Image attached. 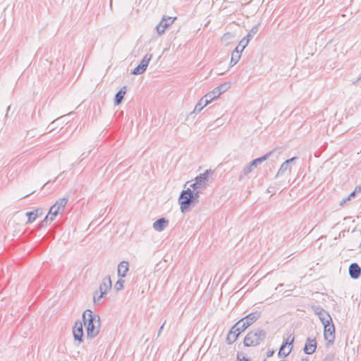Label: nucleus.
I'll use <instances>...</instances> for the list:
<instances>
[{"mask_svg":"<svg viewBox=\"0 0 361 361\" xmlns=\"http://www.w3.org/2000/svg\"><path fill=\"white\" fill-rule=\"evenodd\" d=\"M82 322L86 326L87 338H94L99 333L101 328L100 317L94 314L90 310H86L82 314Z\"/></svg>","mask_w":361,"mask_h":361,"instance_id":"f257e3e1","label":"nucleus"},{"mask_svg":"<svg viewBox=\"0 0 361 361\" xmlns=\"http://www.w3.org/2000/svg\"><path fill=\"white\" fill-rule=\"evenodd\" d=\"M267 336V333L261 329H255L249 332L244 338V345L247 347L257 346L263 342Z\"/></svg>","mask_w":361,"mask_h":361,"instance_id":"f03ea898","label":"nucleus"},{"mask_svg":"<svg viewBox=\"0 0 361 361\" xmlns=\"http://www.w3.org/2000/svg\"><path fill=\"white\" fill-rule=\"evenodd\" d=\"M111 288V281L110 276L105 277L99 285V294L98 291L94 293V302L100 304L104 302L103 298L106 295L107 290Z\"/></svg>","mask_w":361,"mask_h":361,"instance_id":"7ed1b4c3","label":"nucleus"},{"mask_svg":"<svg viewBox=\"0 0 361 361\" xmlns=\"http://www.w3.org/2000/svg\"><path fill=\"white\" fill-rule=\"evenodd\" d=\"M178 203L180 204V211L183 213L188 211L192 204H195L190 195V188L180 192L178 198Z\"/></svg>","mask_w":361,"mask_h":361,"instance_id":"20e7f679","label":"nucleus"},{"mask_svg":"<svg viewBox=\"0 0 361 361\" xmlns=\"http://www.w3.org/2000/svg\"><path fill=\"white\" fill-rule=\"evenodd\" d=\"M212 173V171L211 169L205 171L204 173H200L195 178V182L190 185V188L194 189V190H204L207 184H208V178L209 176Z\"/></svg>","mask_w":361,"mask_h":361,"instance_id":"39448f33","label":"nucleus"},{"mask_svg":"<svg viewBox=\"0 0 361 361\" xmlns=\"http://www.w3.org/2000/svg\"><path fill=\"white\" fill-rule=\"evenodd\" d=\"M324 325V336L326 341V346L333 345L335 340V326L331 321V322L326 323Z\"/></svg>","mask_w":361,"mask_h":361,"instance_id":"423d86ee","label":"nucleus"},{"mask_svg":"<svg viewBox=\"0 0 361 361\" xmlns=\"http://www.w3.org/2000/svg\"><path fill=\"white\" fill-rule=\"evenodd\" d=\"M152 57V54H147L143 57V59H142L140 64L131 71V74L140 75V74L143 73L145 71V70L147 69L149 62L150 61Z\"/></svg>","mask_w":361,"mask_h":361,"instance_id":"0eeeda50","label":"nucleus"},{"mask_svg":"<svg viewBox=\"0 0 361 361\" xmlns=\"http://www.w3.org/2000/svg\"><path fill=\"white\" fill-rule=\"evenodd\" d=\"M73 334L74 339L79 341H82L83 338V324L80 321H76L73 327Z\"/></svg>","mask_w":361,"mask_h":361,"instance_id":"6e6552de","label":"nucleus"},{"mask_svg":"<svg viewBox=\"0 0 361 361\" xmlns=\"http://www.w3.org/2000/svg\"><path fill=\"white\" fill-rule=\"evenodd\" d=\"M317 348V341L315 338L308 337L306 340L303 350L307 355L313 354Z\"/></svg>","mask_w":361,"mask_h":361,"instance_id":"1a4fd4ad","label":"nucleus"},{"mask_svg":"<svg viewBox=\"0 0 361 361\" xmlns=\"http://www.w3.org/2000/svg\"><path fill=\"white\" fill-rule=\"evenodd\" d=\"M71 114V113L69 114H67V115L60 116L59 118H58L56 120H54V121H52L48 126L47 128L49 129V131L51 132L55 128H58L59 126H62L65 123H67L68 122V118L70 116Z\"/></svg>","mask_w":361,"mask_h":361,"instance_id":"9d476101","label":"nucleus"},{"mask_svg":"<svg viewBox=\"0 0 361 361\" xmlns=\"http://www.w3.org/2000/svg\"><path fill=\"white\" fill-rule=\"evenodd\" d=\"M62 212L59 207H56V205H52L49 209L48 214L45 216L44 219L41 222V226H43L44 223H47L48 221H52L54 218L58 215L59 213Z\"/></svg>","mask_w":361,"mask_h":361,"instance_id":"9b49d317","label":"nucleus"},{"mask_svg":"<svg viewBox=\"0 0 361 361\" xmlns=\"http://www.w3.org/2000/svg\"><path fill=\"white\" fill-rule=\"evenodd\" d=\"M297 159L298 158L296 157H292V158L285 161L281 165V167H280L279 170L278 171L276 176H281V175L284 174L287 171H290V169H291L290 165L292 164H294Z\"/></svg>","mask_w":361,"mask_h":361,"instance_id":"f8f14e48","label":"nucleus"},{"mask_svg":"<svg viewBox=\"0 0 361 361\" xmlns=\"http://www.w3.org/2000/svg\"><path fill=\"white\" fill-rule=\"evenodd\" d=\"M260 316H261V312L255 311V312L250 313L245 317L242 318L246 324L244 329H247L250 325H252L253 323H255L260 317Z\"/></svg>","mask_w":361,"mask_h":361,"instance_id":"ddd939ff","label":"nucleus"},{"mask_svg":"<svg viewBox=\"0 0 361 361\" xmlns=\"http://www.w3.org/2000/svg\"><path fill=\"white\" fill-rule=\"evenodd\" d=\"M169 223V220L166 218H160L154 222L153 228L157 231L161 232L168 226Z\"/></svg>","mask_w":361,"mask_h":361,"instance_id":"4468645a","label":"nucleus"},{"mask_svg":"<svg viewBox=\"0 0 361 361\" xmlns=\"http://www.w3.org/2000/svg\"><path fill=\"white\" fill-rule=\"evenodd\" d=\"M348 271L350 276L353 279H358L361 275V268L357 263H352Z\"/></svg>","mask_w":361,"mask_h":361,"instance_id":"2eb2a0df","label":"nucleus"},{"mask_svg":"<svg viewBox=\"0 0 361 361\" xmlns=\"http://www.w3.org/2000/svg\"><path fill=\"white\" fill-rule=\"evenodd\" d=\"M240 333L239 332V330H238L236 328H235L234 325L232 326L231 330L229 331V333L227 335L226 337V341L228 344H232L234 343L236 339L238 338L239 334Z\"/></svg>","mask_w":361,"mask_h":361,"instance_id":"dca6fc26","label":"nucleus"},{"mask_svg":"<svg viewBox=\"0 0 361 361\" xmlns=\"http://www.w3.org/2000/svg\"><path fill=\"white\" fill-rule=\"evenodd\" d=\"M231 87L230 82H224L221 84L219 86L214 88L212 91L214 94V96H216V98L219 97L221 94L226 92Z\"/></svg>","mask_w":361,"mask_h":361,"instance_id":"f3484780","label":"nucleus"},{"mask_svg":"<svg viewBox=\"0 0 361 361\" xmlns=\"http://www.w3.org/2000/svg\"><path fill=\"white\" fill-rule=\"evenodd\" d=\"M129 270V264L126 261H122L118 265V275L120 277H125Z\"/></svg>","mask_w":361,"mask_h":361,"instance_id":"a211bd4d","label":"nucleus"},{"mask_svg":"<svg viewBox=\"0 0 361 361\" xmlns=\"http://www.w3.org/2000/svg\"><path fill=\"white\" fill-rule=\"evenodd\" d=\"M126 93V86H123L121 90L116 94L114 98V104L118 105L122 102L123 97Z\"/></svg>","mask_w":361,"mask_h":361,"instance_id":"6ab92c4d","label":"nucleus"},{"mask_svg":"<svg viewBox=\"0 0 361 361\" xmlns=\"http://www.w3.org/2000/svg\"><path fill=\"white\" fill-rule=\"evenodd\" d=\"M42 212L41 209H37L31 212H28L26 213V215L28 217L27 223H32L37 217L42 214Z\"/></svg>","mask_w":361,"mask_h":361,"instance_id":"aec40b11","label":"nucleus"},{"mask_svg":"<svg viewBox=\"0 0 361 361\" xmlns=\"http://www.w3.org/2000/svg\"><path fill=\"white\" fill-rule=\"evenodd\" d=\"M318 317L322 324H325L332 321L330 314L324 310L318 315Z\"/></svg>","mask_w":361,"mask_h":361,"instance_id":"412c9836","label":"nucleus"},{"mask_svg":"<svg viewBox=\"0 0 361 361\" xmlns=\"http://www.w3.org/2000/svg\"><path fill=\"white\" fill-rule=\"evenodd\" d=\"M294 336H293L292 334H290L286 339V343H283L282 345L280 347V349H279V353H278V355L280 357L281 356V353L283 350V349L286 348V345H293V343L294 342Z\"/></svg>","mask_w":361,"mask_h":361,"instance_id":"4be33fe9","label":"nucleus"},{"mask_svg":"<svg viewBox=\"0 0 361 361\" xmlns=\"http://www.w3.org/2000/svg\"><path fill=\"white\" fill-rule=\"evenodd\" d=\"M253 167L248 164L246 165L240 171V173L239 175V180H243L245 177H246L249 173H250L252 171Z\"/></svg>","mask_w":361,"mask_h":361,"instance_id":"5701e85b","label":"nucleus"},{"mask_svg":"<svg viewBox=\"0 0 361 361\" xmlns=\"http://www.w3.org/2000/svg\"><path fill=\"white\" fill-rule=\"evenodd\" d=\"M241 53L238 51V47H235V50L232 52L231 63V66L235 65L240 58Z\"/></svg>","mask_w":361,"mask_h":361,"instance_id":"b1692460","label":"nucleus"},{"mask_svg":"<svg viewBox=\"0 0 361 361\" xmlns=\"http://www.w3.org/2000/svg\"><path fill=\"white\" fill-rule=\"evenodd\" d=\"M214 99H216V96H214L213 91L209 92L202 98V100H204V105H207Z\"/></svg>","mask_w":361,"mask_h":361,"instance_id":"393cba45","label":"nucleus"},{"mask_svg":"<svg viewBox=\"0 0 361 361\" xmlns=\"http://www.w3.org/2000/svg\"><path fill=\"white\" fill-rule=\"evenodd\" d=\"M164 20H166L161 19V22L156 26V30L159 35H162L163 33H164L165 30L166 29V27H168L166 26V24L164 23Z\"/></svg>","mask_w":361,"mask_h":361,"instance_id":"a878e982","label":"nucleus"},{"mask_svg":"<svg viewBox=\"0 0 361 361\" xmlns=\"http://www.w3.org/2000/svg\"><path fill=\"white\" fill-rule=\"evenodd\" d=\"M68 199L63 197L61 199H59L56 201V202L54 204L56 207H59V209H60L62 212L64 210L65 206L66 205L68 202Z\"/></svg>","mask_w":361,"mask_h":361,"instance_id":"bb28decb","label":"nucleus"},{"mask_svg":"<svg viewBox=\"0 0 361 361\" xmlns=\"http://www.w3.org/2000/svg\"><path fill=\"white\" fill-rule=\"evenodd\" d=\"M249 43V39L247 38H243L238 45L236 47L238 49V51L240 53H242V51L244 50V49L247 46Z\"/></svg>","mask_w":361,"mask_h":361,"instance_id":"cd10ccee","label":"nucleus"},{"mask_svg":"<svg viewBox=\"0 0 361 361\" xmlns=\"http://www.w3.org/2000/svg\"><path fill=\"white\" fill-rule=\"evenodd\" d=\"M276 152H274V151H270L269 152H267V154H265L264 155L257 158L258 159V161L259 162H260V164H262L263 161H267L268 159H269V158L271 157V156H274L275 157L276 156Z\"/></svg>","mask_w":361,"mask_h":361,"instance_id":"c85d7f7f","label":"nucleus"},{"mask_svg":"<svg viewBox=\"0 0 361 361\" xmlns=\"http://www.w3.org/2000/svg\"><path fill=\"white\" fill-rule=\"evenodd\" d=\"M276 152H274V151H270L269 152H267V154H265L264 155L257 158L258 159V161L259 162H260V164H262L263 161H267L268 159H269V158L271 157V156H274L275 157L276 156Z\"/></svg>","mask_w":361,"mask_h":361,"instance_id":"c756f323","label":"nucleus"},{"mask_svg":"<svg viewBox=\"0 0 361 361\" xmlns=\"http://www.w3.org/2000/svg\"><path fill=\"white\" fill-rule=\"evenodd\" d=\"M259 26V25L253 26L252 29L250 30V32L247 33V36L245 37L244 38L249 39L250 41L254 37V35L257 34V32H258Z\"/></svg>","mask_w":361,"mask_h":361,"instance_id":"7c9ffc66","label":"nucleus"},{"mask_svg":"<svg viewBox=\"0 0 361 361\" xmlns=\"http://www.w3.org/2000/svg\"><path fill=\"white\" fill-rule=\"evenodd\" d=\"M201 193V190H194V189H190V195L192 196V201L195 204L198 202V198L200 197V194Z\"/></svg>","mask_w":361,"mask_h":361,"instance_id":"2f4dec72","label":"nucleus"},{"mask_svg":"<svg viewBox=\"0 0 361 361\" xmlns=\"http://www.w3.org/2000/svg\"><path fill=\"white\" fill-rule=\"evenodd\" d=\"M245 325H246L245 322H244V320L243 319H241L240 321H238L236 324H234V326L238 330H239L240 333H241L242 331H243L246 329H244Z\"/></svg>","mask_w":361,"mask_h":361,"instance_id":"473e14b6","label":"nucleus"},{"mask_svg":"<svg viewBox=\"0 0 361 361\" xmlns=\"http://www.w3.org/2000/svg\"><path fill=\"white\" fill-rule=\"evenodd\" d=\"M204 101L202 99L199 101V102L195 105L194 111L195 112H200L202 109L206 106L204 105Z\"/></svg>","mask_w":361,"mask_h":361,"instance_id":"72a5a7b5","label":"nucleus"},{"mask_svg":"<svg viewBox=\"0 0 361 361\" xmlns=\"http://www.w3.org/2000/svg\"><path fill=\"white\" fill-rule=\"evenodd\" d=\"M271 151H274L276 152V156L275 157L271 156L269 158V159H268V161H270L271 163H275L278 160V159L281 154V152L279 150H278L277 149H274Z\"/></svg>","mask_w":361,"mask_h":361,"instance_id":"f704fd0d","label":"nucleus"},{"mask_svg":"<svg viewBox=\"0 0 361 361\" xmlns=\"http://www.w3.org/2000/svg\"><path fill=\"white\" fill-rule=\"evenodd\" d=\"M125 281L119 279L114 285V288L116 290H121L123 288V283Z\"/></svg>","mask_w":361,"mask_h":361,"instance_id":"c9c22d12","label":"nucleus"},{"mask_svg":"<svg viewBox=\"0 0 361 361\" xmlns=\"http://www.w3.org/2000/svg\"><path fill=\"white\" fill-rule=\"evenodd\" d=\"M162 19L166 20H164V23H166L167 27H169L170 25H171L175 20V18H173L171 17H166V16H164L162 18Z\"/></svg>","mask_w":361,"mask_h":361,"instance_id":"e433bc0d","label":"nucleus"},{"mask_svg":"<svg viewBox=\"0 0 361 361\" xmlns=\"http://www.w3.org/2000/svg\"><path fill=\"white\" fill-rule=\"evenodd\" d=\"M236 361H250V360L246 357L243 353H238L237 355V360Z\"/></svg>","mask_w":361,"mask_h":361,"instance_id":"4c0bfd02","label":"nucleus"},{"mask_svg":"<svg viewBox=\"0 0 361 361\" xmlns=\"http://www.w3.org/2000/svg\"><path fill=\"white\" fill-rule=\"evenodd\" d=\"M312 310L317 316L324 310V309L322 307H321L320 306H318V305L313 306Z\"/></svg>","mask_w":361,"mask_h":361,"instance_id":"58836bf2","label":"nucleus"},{"mask_svg":"<svg viewBox=\"0 0 361 361\" xmlns=\"http://www.w3.org/2000/svg\"><path fill=\"white\" fill-rule=\"evenodd\" d=\"M233 37V35L229 32L226 33L223 36V40L224 41H228L229 39H232Z\"/></svg>","mask_w":361,"mask_h":361,"instance_id":"ea45409f","label":"nucleus"},{"mask_svg":"<svg viewBox=\"0 0 361 361\" xmlns=\"http://www.w3.org/2000/svg\"><path fill=\"white\" fill-rule=\"evenodd\" d=\"M252 167H257V166L258 164H260V162H259L258 161V159H255L254 160L251 161L250 163H249Z\"/></svg>","mask_w":361,"mask_h":361,"instance_id":"a19ab883","label":"nucleus"},{"mask_svg":"<svg viewBox=\"0 0 361 361\" xmlns=\"http://www.w3.org/2000/svg\"><path fill=\"white\" fill-rule=\"evenodd\" d=\"M357 192V189H355L347 197L346 200H350L351 197H355V194Z\"/></svg>","mask_w":361,"mask_h":361,"instance_id":"79ce46f5","label":"nucleus"},{"mask_svg":"<svg viewBox=\"0 0 361 361\" xmlns=\"http://www.w3.org/2000/svg\"><path fill=\"white\" fill-rule=\"evenodd\" d=\"M334 355H327L326 357L322 361H333Z\"/></svg>","mask_w":361,"mask_h":361,"instance_id":"37998d69","label":"nucleus"},{"mask_svg":"<svg viewBox=\"0 0 361 361\" xmlns=\"http://www.w3.org/2000/svg\"><path fill=\"white\" fill-rule=\"evenodd\" d=\"M291 350H292V347L287 351H285V348H284L281 353V355H283L284 357L288 356L290 354V353L291 352Z\"/></svg>","mask_w":361,"mask_h":361,"instance_id":"c03bdc74","label":"nucleus"},{"mask_svg":"<svg viewBox=\"0 0 361 361\" xmlns=\"http://www.w3.org/2000/svg\"><path fill=\"white\" fill-rule=\"evenodd\" d=\"M274 353V351L273 350H269L267 352V357H271Z\"/></svg>","mask_w":361,"mask_h":361,"instance_id":"a18cd8bd","label":"nucleus"},{"mask_svg":"<svg viewBox=\"0 0 361 361\" xmlns=\"http://www.w3.org/2000/svg\"><path fill=\"white\" fill-rule=\"evenodd\" d=\"M348 200H346V197H345V198H344V199H343V200L341 201V202H340V205H341V206L344 205V204L346 203V202H347V201H348Z\"/></svg>","mask_w":361,"mask_h":361,"instance_id":"49530a36","label":"nucleus"},{"mask_svg":"<svg viewBox=\"0 0 361 361\" xmlns=\"http://www.w3.org/2000/svg\"><path fill=\"white\" fill-rule=\"evenodd\" d=\"M164 324H163L161 326V327L159 328V333H158V336H159V335H160V334H161V331H162V330H163V329H164Z\"/></svg>","mask_w":361,"mask_h":361,"instance_id":"de8ad7c7","label":"nucleus"},{"mask_svg":"<svg viewBox=\"0 0 361 361\" xmlns=\"http://www.w3.org/2000/svg\"><path fill=\"white\" fill-rule=\"evenodd\" d=\"M360 81H361V75L357 78V79L356 80L355 82H354L353 83L355 84L357 82H359Z\"/></svg>","mask_w":361,"mask_h":361,"instance_id":"09e8293b","label":"nucleus"},{"mask_svg":"<svg viewBox=\"0 0 361 361\" xmlns=\"http://www.w3.org/2000/svg\"><path fill=\"white\" fill-rule=\"evenodd\" d=\"M355 189H357V192L361 191V185L357 186Z\"/></svg>","mask_w":361,"mask_h":361,"instance_id":"8fccbe9b","label":"nucleus"},{"mask_svg":"<svg viewBox=\"0 0 361 361\" xmlns=\"http://www.w3.org/2000/svg\"><path fill=\"white\" fill-rule=\"evenodd\" d=\"M10 109H11V106H8L7 108V112H8L10 111ZM7 116H8V113H6V117H7Z\"/></svg>","mask_w":361,"mask_h":361,"instance_id":"3c124183","label":"nucleus"},{"mask_svg":"<svg viewBox=\"0 0 361 361\" xmlns=\"http://www.w3.org/2000/svg\"><path fill=\"white\" fill-rule=\"evenodd\" d=\"M300 361H309L307 357L302 358Z\"/></svg>","mask_w":361,"mask_h":361,"instance_id":"603ef678","label":"nucleus"},{"mask_svg":"<svg viewBox=\"0 0 361 361\" xmlns=\"http://www.w3.org/2000/svg\"><path fill=\"white\" fill-rule=\"evenodd\" d=\"M50 181H51V180H48L47 183H45V184L44 185V186L45 185H47V183H50Z\"/></svg>","mask_w":361,"mask_h":361,"instance_id":"864d4df0","label":"nucleus"},{"mask_svg":"<svg viewBox=\"0 0 361 361\" xmlns=\"http://www.w3.org/2000/svg\"><path fill=\"white\" fill-rule=\"evenodd\" d=\"M30 195H25L23 197H28Z\"/></svg>","mask_w":361,"mask_h":361,"instance_id":"5fc2aeb1","label":"nucleus"},{"mask_svg":"<svg viewBox=\"0 0 361 361\" xmlns=\"http://www.w3.org/2000/svg\"><path fill=\"white\" fill-rule=\"evenodd\" d=\"M263 361H267L266 360H264Z\"/></svg>","mask_w":361,"mask_h":361,"instance_id":"6e6d98bb","label":"nucleus"}]
</instances>
